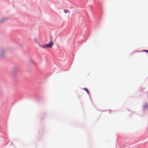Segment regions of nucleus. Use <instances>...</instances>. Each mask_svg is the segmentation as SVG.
<instances>
[{
  "label": "nucleus",
  "mask_w": 148,
  "mask_h": 148,
  "mask_svg": "<svg viewBox=\"0 0 148 148\" xmlns=\"http://www.w3.org/2000/svg\"><path fill=\"white\" fill-rule=\"evenodd\" d=\"M138 52H145L147 53L148 52V50H143L141 51H137Z\"/></svg>",
  "instance_id": "nucleus-8"
},
{
  "label": "nucleus",
  "mask_w": 148,
  "mask_h": 148,
  "mask_svg": "<svg viewBox=\"0 0 148 148\" xmlns=\"http://www.w3.org/2000/svg\"><path fill=\"white\" fill-rule=\"evenodd\" d=\"M8 19V18H3L0 19V23L3 22L7 20Z\"/></svg>",
  "instance_id": "nucleus-5"
},
{
  "label": "nucleus",
  "mask_w": 148,
  "mask_h": 148,
  "mask_svg": "<svg viewBox=\"0 0 148 148\" xmlns=\"http://www.w3.org/2000/svg\"><path fill=\"white\" fill-rule=\"evenodd\" d=\"M17 70V68L16 67H14L12 71V73L14 75H15L16 71Z\"/></svg>",
  "instance_id": "nucleus-3"
},
{
  "label": "nucleus",
  "mask_w": 148,
  "mask_h": 148,
  "mask_svg": "<svg viewBox=\"0 0 148 148\" xmlns=\"http://www.w3.org/2000/svg\"><path fill=\"white\" fill-rule=\"evenodd\" d=\"M5 52V51L2 48L0 49V58H1L3 57Z\"/></svg>",
  "instance_id": "nucleus-2"
},
{
  "label": "nucleus",
  "mask_w": 148,
  "mask_h": 148,
  "mask_svg": "<svg viewBox=\"0 0 148 148\" xmlns=\"http://www.w3.org/2000/svg\"><path fill=\"white\" fill-rule=\"evenodd\" d=\"M148 106V103H145V105L143 106V110L144 111L145 110V109H146L147 108V106Z\"/></svg>",
  "instance_id": "nucleus-4"
},
{
  "label": "nucleus",
  "mask_w": 148,
  "mask_h": 148,
  "mask_svg": "<svg viewBox=\"0 0 148 148\" xmlns=\"http://www.w3.org/2000/svg\"><path fill=\"white\" fill-rule=\"evenodd\" d=\"M34 42H37L38 43H38H39L38 41L36 39V38H35L34 39Z\"/></svg>",
  "instance_id": "nucleus-10"
},
{
  "label": "nucleus",
  "mask_w": 148,
  "mask_h": 148,
  "mask_svg": "<svg viewBox=\"0 0 148 148\" xmlns=\"http://www.w3.org/2000/svg\"><path fill=\"white\" fill-rule=\"evenodd\" d=\"M83 89L85 90L89 95H90V92L87 88H83Z\"/></svg>",
  "instance_id": "nucleus-7"
},
{
  "label": "nucleus",
  "mask_w": 148,
  "mask_h": 148,
  "mask_svg": "<svg viewBox=\"0 0 148 148\" xmlns=\"http://www.w3.org/2000/svg\"><path fill=\"white\" fill-rule=\"evenodd\" d=\"M12 143L11 144V145H12Z\"/></svg>",
  "instance_id": "nucleus-12"
},
{
  "label": "nucleus",
  "mask_w": 148,
  "mask_h": 148,
  "mask_svg": "<svg viewBox=\"0 0 148 148\" xmlns=\"http://www.w3.org/2000/svg\"><path fill=\"white\" fill-rule=\"evenodd\" d=\"M38 45L40 47H41L42 48H45V49H46V48H47V46H46V45H42V46H41L40 44L39 43H38Z\"/></svg>",
  "instance_id": "nucleus-6"
},
{
  "label": "nucleus",
  "mask_w": 148,
  "mask_h": 148,
  "mask_svg": "<svg viewBox=\"0 0 148 148\" xmlns=\"http://www.w3.org/2000/svg\"><path fill=\"white\" fill-rule=\"evenodd\" d=\"M64 12L66 14L67 12H70V11L69 10H66V9H64Z\"/></svg>",
  "instance_id": "nucleus-9"
},
{
  "label": "nucleus",
  "mask_w": 148,
  "mask_h": 148,
  "mask_svg": "<svg viewBox=\"0 0 148 148\" xmlns=\"http://www.w3.org/2000/svg\"><path fill=\"white\" fill-rule=\"evenodd\" d=\"M51 40V41H50L48 43L46 44L47 48H51L53 45V43L52 41V38L51 36H50Z\"/></svg>",
  "instance_id": "nucleus-1"
},
{
  "label": "nucleus",
  "mask_w": 148,
  "mask_h": 148,
  "mask_svg": "<svg viewBox=\"0 0 148 148\" xmlns=\"http://www.w3.org/2000/svg\"><path fill=\"white\" fill-rule=\"evenodd\" d=\"M30 62L32 63H34V62L32 60H30Z\"/></svg>",
  "instance_id": "nucleus-11"
}]
</instances>
